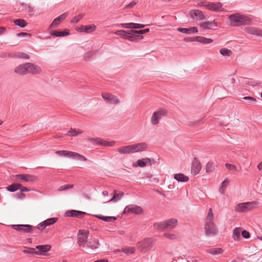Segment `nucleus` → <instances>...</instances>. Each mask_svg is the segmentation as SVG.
I'll list each match as a JSON object with an SVG mask.
<instances>
[{"label": "nucleus", "mask_w": 262, "mask_h": 262, "mask_svg": "<svg viewBox=\"0 0 262 262\" xmlns=\"http://www.w3.org/2000/svg\"><path fill=\"white\" fill-rule=\"evenodd\" d=\"M150 160L148 158H144L142 159L138 160L137 161V165L136 166H138L141 167H144L146 166L147 165H150Z\"/></svg>", "instance_id": "nucleus-29"}, {"label": "nucleus", "mask_w": 262, "mask_h": 262, "mask_svg": "<svg viewBox=\"0 0 262 262\" xmlns=\"http://www.w3.org/2000/svg\"><path fill=\"white\" fill-rule=\"evenodd\" d=\"M149 31V29H145L144 30H131V32H133V33L138 34H143L146 33H147Z\"/></svg>", "instance_id": "nucleus-53"}, {"label": "nucleus", "mask_w": 262, "mask_h": 262, "mask_svg": "<svg viewBox=\"0 0 262 262\" xmlns=\"http://www.w3.org/2000/svg\"><path fill=\"white\" fill-rule=\"evenodd\" d=\"M242 235L243 237L245 238H248L250 237V233L247 230H243L242 232Z\"/></svg>", "instance_id": "nucleus-58"}, {"label": "nucleus", "mask_w": 262, "mask_h": 262, "mask_svg": "<svg viewBox=\"0 0 262 262\" xmlns=\"http://www.w3.org/2000/svg\"><path fill=\"white\" fill-rule=\"evenodd\" d=\"M135 250L136 249H135V247H128L127 248L123 249L122 250V251L123 253H124L126 254H129L134 253L135 252Z\"/></svg>", "instance_id": "nucleus-48"}, {"label": "nucleus", "mask_w": 262, "mask_h": 262, "mask_svg": "<svg viewBox=\"0 0 262 262\" xmlns=\"http://www.w3.org/2000/svg\"><path fill=\"white\" fill-rule=\"evenodd\" d=\"M17 198L19 199H24L26 197V194L21 192L17 194Z\"/></svg>", "instance_id": "nucleus-62"}, {"label": "nucleus", "mask_w": 262, "mask_h": 262, "mask_svg": "<svg viewBox=\"0 0 262 262\" xmlns=\"http://www.w3.org/2000/svg\"><path fill=\"white\" fill-rule=\"evenodd\" d=\"M177 223L178 221L177 219H170L160 223H155L153 226L154 228L159 230L171 229L177 225Z\"/></svg>", "instance_id": "nucleus-4"}, {"label": "nucleus", "mask_w": 262, "mask_h": 262, "mask_svg": "<svg viewBox=\"0 0 262 262\" xmlns=\"http://www.w3.org/2000/svg\"><path fill=\"white\" fill-rule=\"evenodd\" d=\"M58 220L57 217H52L49 219H47L44 221V223H45V226H48L51 225H53L55 223H56Z\"/></svg>", "instance_id": "nucleus-44"}, {"label": "nucleus", "mask_w": 262, "mask_h": 262, "mask_svg": "<svg viewBox=\"0 0 262 262\" xmlns=\"http://www.w3.org/2000/svg\"><path fill=\"white\" fill-rule=\"evenodd\" d=\"M13 22L15 25L18 26L20 27H25L27 25V23L23 19H16L13 20Z\"/></svg>", "instance_id": "nucleus-37"}, {"label": "nucleus", "mask_w": 262, "mask_h": 262, "mask_svg": "<svg viewBox=\"0 0 262 262\" xmlns=\"http://www.w3.org/2000/svg\"><path fill=\"white\" fill-rule=\"evenodd\" d=\"M229 184V180L227 179H226L223 182H222L221 184L220 188L219 189V191L221 194H224L227 187L228 186Z\"/></svg>", "instance_id": "nucleus-33"}, {"label": "nucleus", "mask_w": 262, "mask_h": 262, "mask_svg": "<svg viewBox=\"0 0 262 262\" xmlns=\"http://www.w3.org/2000/svg\"><path fill=\"white\" fill-rule=\"evenodd\" d=\"M220 53L224 56H230L232 54V51L227 48H222L220 50Z\"/></svg>", "instance_id": "nucleus-42"}, {"label": "nucleus", "mask_w": 262, "mask_h": 262, "mask_svg": "<svg viewBox=\"0 0 262 262\" xmlns=\"http://www.w3.org/2000/svg\"><path fill=\"white\" fill-rule=\"evenodd\" d=\"M28 73H31L33 74H39L42 72V70L39 66L29 62L28 63Z\"/></svg>", "instance_id": "nucleus-20"}, {"label": "nucleus", "mask_w": 262, "mask_h": 262, "mask_svg": "<svg viewBox=\"0 0 262 262\" xmlns=\"http://www.w3.org/2000/svg\"><path fill=\"white\" fill-rule=\"evenodd\" d=\"M213 214H208L205 226V234L207 236H214L218 233L217 228L213 222Z\"/></svg>", "instance_id": "nucleus-3"}, {"label": "nucleus", "mask_w": 262, "mask_h": 262, "mask_svg": "<svg viewBox=\"0 0 262 262\" xmlns=\"http://www.w3.org/2000/svg\"><path fill=\"white\" fill-rule=\"evenodd\" d=\"M142 212L143 210L140 207L130 204L125 208L123 213H141Z\"/></svg>", "instance_id": "nucleus-18"}, {"label": "nucleus", "mask_w": 262, "mask_h": 262, "mask_svg": "<svg viewBox=\"0 0 262 262\" xmlns=\"http://www.w3.org/2000/svg\"><path fill=\"white\" fill-rule=\"evenodd\" d=\"M68 15V12H65L56 18L50 25V28H53L57 27L62 20L66 19Z\"/></svg>", "instance_id": "nucleus-21"}, {"label": "nucleus", "mask_w": 262, "mask_h": 262, "mask_svg": "<svg viewBox=\"0 0 262 262\" xmlns=\"http://www.w3.org/2000/svg\"><path fill=\"white\" fill-rule=\"evenodd\" d=\"M12 227L14 230L23 233H31L33 231V229L35 228L32 225L28 224L13 225Z\"/></svg>", "instance_id": "nucleus-14"}, {"label": "nucleus", "mask_w": 262, "mask_h": 262, "mask_svg": "<svg viewBox=\"0 0 262 262\" xmlns=\"http://www.w3.org/2000/svg\"><path fill=\"white\" fill-rule=\"evenodd\" d=\"M241 228L236 227L233 230V238L235 241L241 238Z\"/></svg>", "instance_id": "nucleus-36"}, {"label": "nucleus", "mask_w": 262, "mask_h": 262, "mask_svg": "<svg viewBox=\"0 0 262 262\" xmlns=\"http://www.w3.org/2000/svg\"><path fill=\"white\" fill-rule=\"evenodd\" d=\"M120 25L123 28L130 29H141L145 27L144 25L134 23H123L121 24Z\"/></svg>", "instance_id": "nucleus-24"}, {"label": "nucleus", "mask_w": 262, "mask_h": 262, "mask_svg": "<svg viewBox=\"0 0 262 262\" xmlns=\"http://www.w3.org/2000/svg\"><path fill=\"white\" fill-rule=\"evenodd\" d=\"M197 39V36L193 37H187L184 38V41L187 42H192V41H196Z\"/></svg>", "instance_id": "nucleus-59"}, {"label": "nucleus", "mask_w": 262, "mask_h": 262, "mask_svg": "<svg viewBox=\"0 0 262 262\" xmlns=\"http://www.w3.org/2000/svg\"><path fill=\"white\" fill-rule=\"evenodd\" d=\"M257 203L255 202H247L238 204L235 207L236 212H250L256 208Z\"/></svg>", "instance_id": "nucleus-8"}, {"label": "nucleus", "mask_w": 262, "mask_h": 262, "mask_svg": "<svg viewBox=\"0 0 262 262\" xmlns=\"http://www.w3.org/2000/svg\"><path fill=\"white\" fill-rule=\"evenodd\" d=\"M163 236L169 239H170V240H174V239H177V235L175 234H170V233H165L164 234H163Z\"/></svg>", "instance_id": "nucleus-49"}, {"label": "nucleus", "mask_w": 262, "mask_h": 262, "mask_svg": "<svg viewBox=\"0 0 262 262\" xmlns=\"http://www.w3.org/2000/svg\"><path fill=\"white\" fill-rule=\"evenodd\" d=\"M147 148L146 143L140 142L120 147L117 149V151L122 155L131 154L144 151Z\"/></svg>", "instance_id": "nucleus-1"}, {"label": "nucleus", "mask_w": 262, "mask_h": 262, "mask_svg": "<svg viewBox=\"0 0 262 262\" xmlns=\"http://www.w3.org/2000/svg\"><path fill=\"white\" fill-rule=\"evenodd\" d=\"M28 63H26L16 67L14 70V72L18 74L25 75L28 73Z\"/></svg>", "instance_id": "nucleus-22"}, {"label": "nucleus", "mask_w": 262, "mask_h": 262, "mask_svg": "<svg viewBox=\"0 0 262 262\" xmlns=\"http://www.w3.org/2000/svg\"><path fill=\"white\" fill-rule=\"evenodd\" d=\"M244 31L246 33L252 35H256L262 37V30L258 28L248 26L245 28Z\"/></svg>", "instance_id": "nucleus-19"}, {"label": "nucleus", "mask_w": 262, "mask_h": 262, "mask_svg": "<svg viewBox=\"0 0 262 262\" xmlns=\"http://www.w3.org/2000/svg\"><path fill=\"white\" fill-rule=\"evenodd\" d=\"M51 34L55 37H61L68 35L69 34V31H52L51 32Z\"/></svg>", "instance_id": "nucleus-34"}, {"label": "nucleus", "mask_w": 262, "mask_h": 262, "mask_svg": "<svg viewBox=\"0 0 262 262\" xmlns=\"http://www.w3.org/2000/svg\"><path fill=\"white\" fill-rule=\"evenodd\" d=\"M101 96L103 99L107 102L113 104H119L120 101L119 99L115 95L109 93H103Z\"/></svg>", "instance_id": "nucleus-15"}, {"label": "nucleus", "mask_w": 262, "mask_h": 262, "mask_svg": "<svg viewBox=\"0 0 262 262\" xmlns=\"http://www.w3.org/2000/svg\"><path fill=\"white\" fill-rule=\"evenodd\" d=\"M100 246L99 241L97 239H94L90 241L86 247L90 250H93L98 249Z\"/></svg>", "instance_id": "nucleus-25"}, {"label": "nucleus", "mask_w": 262, "mask_h": 262, "mask_svg": "<svg viewBox=\"0 0 262 262\" xmlns=\"http://www.w3.org/2000/svg\"><path fill=\"white\" fill-rule=\"evenodd\" d=\"M115 34L122 36L123 38L128 39L129 40L133 41L135 37L137 36H134L132 35L133 32L130 31H126L124 30H118L115 32Z\"/></svg>", "instance_id": "nucleus-17"}, {"label": "nucleus", "mask_w": 262, "mask_h": 262, "mask_svg": "<svg viewBox=\"0 0 262 262\" xmlns=\"http://www.w3.org/2000/svg\"><path fill=\"white\" fill-rule=\"evenodd\" d=\"M15 57L17 58H25V59H29L30 56L24 52H18L15 54Z\"/></svg>", "instance_id": "nucleus-47"}, {"label": "nucleus", "mask_w": 262, "mask_h": 262, "mask_svg": "<svg viewBox=\"0 0 262 262\" xmlns=\"http://www.w3.org/2000/svg\"><path fill=\"white\" fill-rule=\"evenodd\" d=\"M94 216L106 222H114L117 220L116 217L103 216L101 214H96Z\"/></svg>", "instance_id": "nucleus-28"}, {"label": "nucleus", "mask_w": 262, "mask_h": 262, "mask_svg": "<svg viewBox=\"0 0 262 262\" xmlns=\"http://www.w3.org/2000/svg\"><path fill=\"white\" fill-rule=\"evenodd\" d=\"M167 114L166 110L163 108H160L156 110L152 113L150 117V123L152 125H157L160 122L162 118Z\"/></svg>", "instance_id": "nucleus-6"}, {"label": "nucleus", "mask_w": 262, "mask_h": 262, "mask_svg": "<svg viewBox=\"0 0 262 262\" xmlns=\"http://www.w3.org/2000/svg\"><path fill=\"white\" fill-rule=\"evenodd\" d=\"M215 168L214 163L213 162H208L206 166V171L207 172L212 171Z\"/></svg>", "instance_id": "nucleus-41"}, {"label": "nucleus", "mask_w": 262, "mask_h": 262, "mask_svg": "<svg viewBox=\"0 0 262 262\" xmlns=\"http://www.w3.org/2000/svg\"><path fill=\"white\" fill-rule=\"evenodd\" d=\"M195 40L196 41L204 45L211 44L213 42V39L210 38H206L205 37L201 36H198L197 39Z\"/></svg>", "instance_id": "nucleus-26"}, {"label": "nucleus", "mask_w": 262, "mask_h": 262, "mask_svg": "<svg viewBox=\"0 0 262 262\" xmlns=\"http://www.w3.org/2000/svg\"><path fill=\"white\" fill-rule=\"evenodd\" d=\"M77 31L80 32H84V26L82 25L80 27L77 28Z\"/></svg>", "instance_id": "nucleus-63"}, {"label": "nucleus", "mask_w": 262, "mask_h": 262, "mask_svg": "<svg viewBox=\"0 0 262 262\" xmlns=\"http://www.w3.org/2000/svg\"><path fill=\"white\" fill-rule=\"evenodd\" d=\"M83 132L80 129H76L75 128L71 129L68 133V135L72 136H76L81 134Z\"/></svg>", "instance_id": "nucleus-39"}, {"label": "nucleus", "mask_w": 262, "mask_h": 262, "mask_svg": "<svg viewBox=\"0 0 262 262\" xmlns=\"http://www.w3.org/2000/svg\"><path fill=\"white\" fill-rule=\"evenodd\" d=\"M88 140L94 144L105 146H114L115 144L114 141L104 140L101 138H89Z\"/></svg>", "instance_id": "nucleus-13"}, {"label": "nucleus", "mask_w": 262, "mask_h": 262, "mask_svg": "<svg viewBox=\"0 0 262 262\" xmlns=\"http://www.w3.org/2000/svg\"><path fill=\"white\" fill-rule=\"evenodd\" d=\"M35 248H30L28 250H24L23 252L26 254H35V255H39V252L36 251Z\"/></svg>", "instance_id": "nucleus-46"}, {"label": "nucleus", "mask_w": 262, "mask_h": 262, "mask_svg": "<svg viewBox=\"0 0 262 262\" xmlns=\"http://www.w3.org/2000/svg\"><path fill=\"white\" fill-rule=\"evenodd\" d=\"M45 223L44 222H42L41 223H39L37 226V228L39 230H43L47 226H45Z\"/></svg>", "instance_id": "nucleus-56"}, {"label": "nucleus", "mask_w": 262, "mask_h": 262, "mask_svg": "<svg viewBox=\"0 0 262 262\" xmlns=\"http://www.w3.org/2000/svg\"><path fill=\"white\" fill-rule=\"evenodd\" d=\"M21 188V184L18 183H14L8 186L7 190L10 192H14Z\"/></svg>", "instance_id": "nucleus-32"}, {"label": "nucleus", "mask_w": 262, "mask_h": 262, "mask_svg": "<svg viewBox=\"0 0 262 262\" xmlns=\"http://www.w3.org/2000/svg\"><path fill=\"white\" fill-rule=\"evenodd\" d=\"M89 231L87 230H79L77 235L78 243L80 247H85L87 242Z\"/></svg>", "instance_id": "nucleus-10"}, {"label": "nucleus", "mask_w": 262, "mask_h": 262, "mask_svg": "<svg viewBox=\"0 0 262 262\" xmlns=\"http://www.w3.org/2000/svg\"><path fill=\"white\" fill-rule=\"evenodd\" d=\"M83 16V14H78L75 16L71 20L72 23H77Z\"/></svg>", "instance_id": "nucleus-52"}, {"label": "nucleus", "mask_w": 262, "mask_h": 262, "mask_svg": "<svg viewBox=\"0 0 262 262\" xmlns=\"http://www.w3.org/2000/svg\"><path fill=\"white\" fill-rule=\"evenodd\" d=\"M96 26L94 24H92V25H86V26H84V32L86 33H90L95 31L96 30Z\"/></svg>", "instance_id": "nucleus-38"}, {"label": "nucleus", "mask_w": 262, "mask_h": 262, "mask_svg": "<svg viewBox=\"0 0 262 262\" xmlns=\"http://www.w3.org/2000/svg\"><path fill=\"white\" fill-rule=\"evenodd\" d=\"M223 251V249L221 248H211L206 250L207 253L212 255L221 254Z\"/></svg>", "instance_id": "nucleus-30"}, {"label": "nucleus", "mask_w": 262, "mask_h": 262, "mask_svg": "<svg viewBox=\"0 0 262 262\" xmlns=\"http://www.w3.org/2000/svg\"><path fill=\"white\" fill-rule=\"evenodd\" d=\"M189 14L193 19L196 18L200 20H203L206 18V16L203 12L199 10H191L190 11Z\"/></svg>", "instance_id": "nucleus-23"}, {"label": "nucleus", "mask_w": 262, "mask_h": 262, "mask_svg": "<svg viewBox=\"0 0 262 262\" xmlns=\"http://www.w3.org/2000/svg\"><path fill=\"white\" fill-rule=\"evenodd\" d=\"M82 214H64L66 217H80L82 218V216L81 215Z\"/></svg>", "instance_id": "nucleus-55"}, {"label": "nucleus", "mask_w": 262, "mask_h": 262, "mask_svg": "<svg viewBox=\"0 0 262 262\" xmlns=\"http://www.w3.org/2000/svg\"><path fill=\"white\" fill-rule=\"evenodd\" d=\"M51 246L50 245H38L36 247V249L42 252H47L51 250Z\"/></svg>", "instance_id": "nucleus-31"}, {"label": "nucleus", "mask_w": 262, "mask_h": 262, "mask_svg": "<svg viewBox=\"0 0 262 262\" xmlns=\"http://www.w3.org/2000/svg\"><path fill=\"white\" fill-rule=\"evenodd\" d=\"M225 166L229 170H231L232 171H237V167L234 165H232V164H229V163H226L225 164Z\"/></svg>", "instance_id": "nucleus-51"}, {"label": "nucleus", "mask_w": 262, "mask_h": 262, "mask_svg": "<svg viewBox=\"0 0 262 262\" xmlns=\"http://www.w3.org/2000/svg\"><path fill=\"white\" fill-rule=\"evenodd\" d=\"M103 195L102 200L106 203L117 202L119 201L123 195V192H118L114 190L112 193L110 195L107 191H103L102 193Z\"/></svg>", "instance_id": "nucleus-5"}, {"label": "nucleus", "mask_w": 262, "mask_h": 262, "mask_svg": "<svg viewBox=\"0 0 262 262\" xmlns=\"http://www.w3.org/2000/svg\"><path fill=\"white\" fill-rule=\"evenodd\" d=\"M71 157L76 158L77 159H79L80 160H82L84 161H86L87 160V159L83 156H82L78 153H77L75 152H73V151H70V158H71Z\"/></svg>", "instance_id": "nucleus-35"}, {"label": "nucleus", "mask_w": 262, "mask_h": 262, "mask_svg": "<svg viewBox=\"0 0 262 262\" xmlns=\"http://www.w3.org/2000/svg\"><path fill=\"white\" fill-rule=\"evenodd\" d=\"M55 154L59 156H63L70 158V151L58 150L55 152Z\"/></svg>", "instance_id": "nucleus-43"}, {"label": "nucleus", "mask_w": 262, "mask_h": 262, "mask_svg": "<svg viewBox=\"0 0 262 262\" xmlns=\"http://www.w3.org/2000/svg\"><path fill=\"white\" fill-rule=\"evenodd\" d=\"M17 36H29V37H31V34L30 33L22 32V33H19L17 34Z\"/></svg>", "instance_id": "nucleus-61"}, {"label": "nucleus", "mask_w": 262, "mask_h": 262, "mask_svg": "<svg viewBox=\"0 0 262 262\" xmlns=\"http://www.w3.org/2000/svg\"><path fill=\"white\" fill-rule=\"evenodd\" d=\"M199 26L203 30H215L218 27L217 23L215 19L212 21H203L199 24Z\"/></svg>", "instance_id": "nucleus-11"}, {"label": "nucleus", "mask_w": 262, "mask_h": 262, "mask_svg": "<svg viewBox=\"0 0 262 262\" xmlns=\"http://www.w3.org/2000/svg\"><path fill=\"white\" fill-rule=\"evenodd\" d=\"M15 177V181L19 182H33L37 180L36 176L28 174H17Z\"/></svg>", "instance_id": "nucleus-12"}, {"label": "nucleus", "mask_w": 262, "mask_h": 262, "mask_svg": "<svg viewBox=\"0 0 262 262\" xmlns=\"http://www.w3.org/2000/svg\"><path fill=\"white\" fill-rule=\"evenodd\" d=\"M189 30V34L191 33H197L198 32V28L195 27H191L188 29Z\"/></svg>", "instance_id": "nucleus-60"}, {"label": "nucleus", "mask_w": 262, "mask_h": 262, "mask_svg": "<svg viewBox=\"0 0 262 262\" xmlns=\"http://www.w3.org/2000/svg\"><path fill=\"white\" fill-rule=\"evenodd\" d=\"M74 185L73 184H67L59 186L57 189V191L60 192L63 191H66L69 189L73 188Z\"/></svg>", "instance_id": "nucleus-40"}, {"label": "nucleus", "mask_w": 262, "mask_h": 262, "mask_svg": "<svg viewBox=\"0 0 262 262\" xmlns=\"http://www.w3.org/2000/svg\"><path fill=\"white\" fill-rule=\"evenodd\" d=\"M243 99L248 100L249 104L254 103L256 102V100L255 98L250 96L245 97L243 98Z\"/></svg>", "instance_id": "nucleus-54"}, {"label": "nucleus", "mask_w": 262, "mask_h": 262, "mask_svg": "<svg viewBox=\"0 0 262 262\" xmlns=\"http://www.w3.org/2000/svg\"><path fill=\"white\" fill-rule=\"evenodd\" d=\"M177 30L179 32H180L182 33H185V34H189V33L188 29H187V28H178L177 29Z\"/></svg>", "instance_id": "nucleus-57"}, {"label": "nucleus", "mask_w": 262, "mask_h": 262, "mask_svg": "<svg viewBox=\"0 0 262 262\" xmlns=\"http://www.w3.org/2000/svg\"><path fill=\"white\" fill-rule=\"evenodd\" d=\"M10 54L6 53H2L0 54V57L2 58H6L9 57Z\"/></svg>", "instance_id": "nucleus-64"}, {"label": "nucleus", "mask_w": 262, "mask_h": 262, "mask_svg": "<svg viewBox=\"0 0 262 262\" xmlns=\"http://www.w3.org/2000/svg\"><path fill=\"white\" fill-rule=\"evenodd\" d=\"M201 5L212 11L220 12L224 11L223 5L220 2H208L202 4Z\"/></svg>", "instance_id": "nucleus-9"}, {"label": "nucleus", "mask_w": 262, "mask_h": 262, "mask_svg": "<svg viewBox=\"0 0 262 262\" xmlns=\"http://www.w3.org/2000/svg\"><path fill=\"white\" fill-rule=\"evenodd\" d=\"M251 22V19L248 16L239 13H235L228 17L227 23L228 25L234 27L249 25Z\"/></svg>", "instance_id": "nucleus-2"}, {"label": "nucleus", "mask_w": 262, "mask_h": 262, "mask_svg": "<svg viewBox=\"0 0 262 262\" xmlns=\"http://www.w3.org/2000/svg\"><path fill=\"white\" fill-rule=\"evenodd\" d=\"M201 169L202 165L200 161L197 158H194L191 164V173L193 175L195 176L200 172Z\"/></svg>", "instance_id": "nucleus-16"}, {"label": "nucleus", "mask_w": 262, "mask_h": 262, "mask_svg": "<svg viewBox=\"0 0 262 262\" xmlns=\"http://www.w3.org/2000/svg\"><path fill=\"white\" fill-rule=\"evenodd\" d=\"M138 3L137 0H134L131 2L129 4L125 5L123 8V10H128L132 9Z\"/></svg>", "instance_id": "nucleus-45"}, {"label": "nucleus", "mask_w": 262, "mask_h": 262, "mask_svg": "<svg viewBox=\"0 0 262 262\" xmlns=\"http://www.w3.org/2000/svg\"><path fill=\"white\" fill-rule=\"evenodd\" d=\"M154 242L150 238H144L137 244V249L141 252L146 253L152 248Z\"/></svg>", "instance_id": "nucleus-7"}, {"label": "nucleus", "mask_w": 262, "mask_h": 262, "mask_svg": "<svg viewBox=\"0 0 262 262\" xmlns=\"http://www.w3.org/2000/svg\"><path fill=\"white\" fill-rule=\"evenodd\" d=\"M26 9L29 15L32 16L34 14V7H33L31 5H27L26 6Z\"/></svg>", "instance_id": "nucleus-50"}, {"label": "nucleus", "mask_w": 262, "mask_h": 262, "mask_svg": "<svg viewBox=\"0 0 262 262\" xmlns=\"http://www.w3.org/2000/svg\"><path fill=\"white\" fill-rule=\"evenodd\" d=\"M173 178L178 182H186L189 180V178L188 176H186L181 173L174 174Z\"/></svg>", "instance_id": "nucleus-27"}]
</instances>
